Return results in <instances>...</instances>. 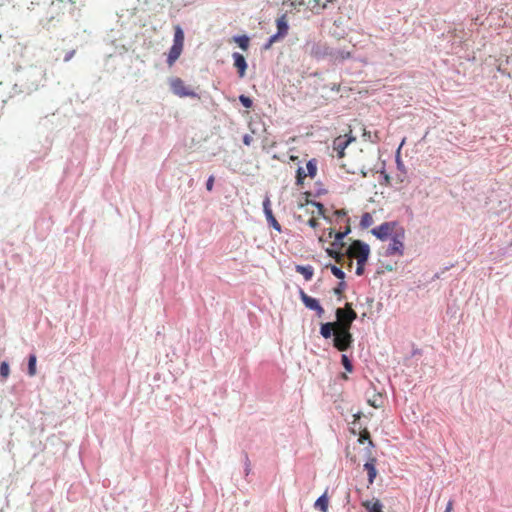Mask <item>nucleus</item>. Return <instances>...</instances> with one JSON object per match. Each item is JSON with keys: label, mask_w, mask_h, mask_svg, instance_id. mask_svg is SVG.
Returning <instances> with one entry per match:
<instances>
[{"label": "nucleus", "mask_w": 512, "mask_h": 512, "mask_svg": "<svg viewBox=\"0 0 512 512\" xmlns=\"http://www.w3.org/2000/svg\"><path fill=\"white\" fill-rule=\"evenodd\" d=\"M184 38L183 29L179 25L174 26L173 45L168 52L166 60L169 67H172L181 56L184 48Z\"/></svg>", "instance_id": "f257e3e1"}, {"label": "nucleus", "mask_w": 512, "mask_h": 512, "mask_svg": "<svg viewBox=\"0 0 512 512\" xmlns=\"http://www.w3.org/2000/svg\"><path fill=\"white\" fill-rule=\"evenodd\" d=\"M336 318L337 320L334 322L336 329L350 330L353 321L357 318V313L350 303H346L344 308L336 310Z\"/></svg>", "instance_id": "f03ea898"}, {"label": "nucleus", "mask_w": 512, "mask_h": 512, "mask_svg": "<svg viewBox=\"0 0 512 512\" xmlns=\"http://www.w3.org/2000/svg\"><path fill=\"white\" fill-rule=\"evenodd\" d=\"M369 254V246L360 240L353 241L347 250V256L357 261H367Z\"/></svg>", "instance_id": "7ed1b4c3"}, {"label": "nucleus", "mask_w": 512, "mask_h": 512, "mask_svg": "<svg viewBox=\"0 0 512 512\" xmlns=\"http://www.w3.org/2000/svg\"><path fill=\"white\" fill-rule=\"evenodd\" d=\"M169 85L173 94L178 97H191L198 98V94L193 91L189 86H186L184 81L179 77H172L169 80Z\"/></svg>", "instance_id": "20e7f679"}, {"label": "nucleus", "mask_w": 512, "mask_h": 512, "mask_svg": "<svg viewBox=\"0 0 512 512\" xmlns=\"http://www.w3.org/2000/svg\"><path fill=\"white\" fill-rule=\"evenodd\" d=\"M353 342L352 334L350 330L336 329V333L333 338V345L339 351H346L351 347Z\"/></svg>", "instance_id": "39448f33"}, {"label": "nucleus", "mask_w": 512, "mask_h": 512, "mask_svg": "<svg viewBox=\"0 0 512 512\" xmlns=\"http://www.w3.org/2000/svg\"><path fill=\"white\" fill-rule=\"evenodd\" d=\"M317 173V164L315 159H311L307 162L306 168L299 167L296 174L297 185H302L307 176L314 178Z\"/></svg>", "instance_id": "423d86ee"}, {"label": "nucleus", "mask_w": 512, "mask_h": 512, "mask_svg": "<svg viewBox=\"0 0 512 512\" xmlns=\"http://www.w3.org/2000/svg\"><path fill=\"white\" fill-rule=\"evenodd\" d=\"M404 230L401 229L400 233H397L391 240V243L387 247L386 255L393 256L399 255L402 256L404 253Z\"/></svg>", "instance_id": "0eeeda50"}, {"label": "nucleus", "mask_w": 512, "mask_h": 512, "mask_svg": "<svg viewBox=\"0 0 512 512\" xmlns=\"http://www.w3.org/2000/svg\"><path fill=\"white\" fill-rule=\"evenodd\" d=\"M397 222H384L380 226L373 228L371 233L380 240H386L395 231Z\"/></svg>", "instance_id": "6e6552de"}, {"label": "nucleus", "mask_w": 512, "mask_h": 512, "mask_svg": "<svg viewBox=\"0 0 512 512\" xmlns=\"http://www.w3.org/2000/svg\"><path fill=\"white\" fill-rule=\"evenodd\" d=\"M351 229H350V226L349 224H347L346 226V229L344 231H338V232H335L334 229H330L329 232H328V238H334V241L332 242L331 246L339 249V250H342L343 247L345 246V243L343 242V239L345 238V236L350 233Z\"/></svg>", "instance_id": "1a4fd4ad"}, {"label": "nucleus", "mask_w": 512, "mask_h": 512, "mask_svg": "<svg viewBox=\"0 0 512 512\" xmlns=\"http://www.w3.org/2000/svg\"><path fill=\"white\" fill-rule=\"evenodd\" d=\"M300 297L304 305L311 310L316 311L318 316H322L324 313L323 307L319 304L318 300L310 297L304 291H300Z\"/></svg>", "instance_id": "9d476101"}, {"label": "nucleus", "mask_w": 512, "mask_h": 512, "mask_svg": "<svg viewBox=\"0 0 512 512\" xmlns=\"http://www.w3.org/2000/svg\"><path fill=\"white\" fill-rule=\"evenodd\" d=\"M307 207H314L316 209L315 210H312V214L315 215L317 214L318 216H323L325 217V208L323 206V204L319 203V202H315V201H311V202H308L307 203ZM308 225L311 227V228H317L319 223H318V220L315 216H312L309 220H308Z\"/></svg>", "instance_id": "9b49d317"}, {"label": "nucleus", "mask_w": 512, "mask_h": 512, "mask_svg": "<svg viewBox=\"0 0 512 512\" xmlns=\"http://www.w3.org/2000/svg\"><path fill=\"white\" fill-rule=\"evenodd\" d=\"M271 203H270V199L268 197L265 198V200L263 201V209H264V213H265V216H266V219H267V222L269 223L270 226H272L275 230H277L278 232L281 231V225L279 224V222L276 220V218L274 217L273 215V212H272V209L270 207Z\"/></svg>", "instance_id": "f8f14e48"}, {"label": "nucleus", "mask_w": 512, "mask_h": 512, "mask_svg": "<svg viewBox=\"0 0 512 512\" xmlns=\"http://www.w3.org/2000/svg\"><path fill=\"white\" fill-rule=\"evenodd\" d=\"M351 142V138H346V136H339L333 142V149L337 152L339 158L344 156V150Z\"/></svg>", "instance_id": "ddd939ff"}, {"label": "nucleus", "mask_w": 512, "mask_h": 512, "mask_svg": "<svg viewBox=\"0 0 512 512\" xmlns=\"http://www.w3.org/2000/svg\"><path fill=\"white\" fill-rule=\"evenodd\" d=\"M232 57L234 59V66L237 68L239 77H244L247 69V63L244 56L240 53L235 52L233 53Z\"/></svg>", "instance_id": "4468645a"}, {"label": "nucleus", "mask_w": 512, "mask_h": 512, "mask_svg": "<svg viewBox=\"0 0 512 512\" xmlns=\"http://www.w3.org/2000/svg\"><path fill=\"white\" fill-rule=\"evenodd\" d=\"M329 57L333 61H343L351 57V52L338 48H331L329 50Z\"/></svg>", "instance_id": "2eb2a0df"}, {"label": "nucleus", "mask_w": 512, "mask_h": 512, "mask_svg": "<svg viewBox=\"0 0 512 512\" xmlns=\"http://www.w3.org/2000/svg\"><path fill=\"white\" fill-rule=\"evenodd\" d=\"M364 469L367 471L369 484H372L374 482L376 476H377L376 459L375 458H370L364 464Z\"/></svg>", "instance_id": "dca6fc26"}, {"label": "nucleus", "mask_w": 512, "mask_h": 512, "mask_svg": "<svg viewBox=\"0 0 512 512\" xmlns=\"http://www.w3.org/2000/svg\"><path fill=\"white\" fill-rule=\"evenodd\" d=\"M329 50V46L317 44L312 47L311 55L315 58L329 57Z\"/></svg>", "instance_id": "f3484780"}, {"label": "nucleus", "mask_w": 512, "mask_h": 512, "mask_svg": "<svg viewBox=\"0 0 512 512\" xmlns=\"http://www.w3.org/2000/svg\"><path fill=\"white\" fill-rule=\"evenodd\" d=\"M321 335L328 339L336 333V325L334 322L323 323L320 328Z\"/></svg>", "instance_id": "a211bd4d"}, {"label": "nucleus", "mask_w": 512, "mask_h": 512, "mask_svg": "<svg viewBox=\"0 0 512 512\" xmlns=\"http://www.w3.org/2000/svg\"><path fill=\"white\" fill-rule=\"evenodd\" d=\"M295 270H296V272L301 274L306 281H310L314 275V269L310 265H307V266L296 265Z\"/></svg>", "instance_id": "6ab92c4d"}, {"label": "nucleus", "mask_w": 512, "mask_h": 512, "mask_svg": "<svg viewBox=\"0 0 512 512\" xmlns=\"http://www.w3.org/2000/svg\"><path fill=\"white\" fill-rule=\"evenodd\" d=\"M326 253L335 259V261L338 263V264H342V262L344 261V254L341 252V250L335 248V247H330V248H327L326 249Z\"/></svg>", "instance_id": "aec40b11"}, {"label": "nucleus", "mask_w": 512, "mask_h": 512, "mask_svg": "<svg viewBox=\"0 0 512 512\" xmlns=\"http://www.w3.org/2000/svg\"><path fill=\"white\" fill-rule=\"evenodd\" d=\"M276 24L278 29L277 33L284 37L288 33V24L286 16L282 15L281 17H279L276 21Z\"/></svg>", "instance_id": "412c9836"}, {"label": "nucleus", "mask_w": 512, "mask_h": 512, "mask_svg": "<svg viewBox=\"0 0 512 512\" xmlns=\"http://www.w3.org/2000/svg\"><path fill=\"white\" fill-rule=\"evenodd\" d=\"M328 498L326 493L320 496L315 502V508L319 509L322 512H327L328 510Z\"/></svg>", "instance_id": "4be33fe9"}, {"label": "nucleus", "mask_w": 512, "mask_h": 512, "mask_svg": "<svg viewBox=\"0 0 512 512\" xmlns=\"http://www.w3.org/2000/svg\"><path fill=\"white\" fill-rule=\"evenodd\" d=\"M233 41L238 44V46L246 51L249 47V42H250V39L248 36L246 35H241V36H235L233 37Z\"/></svg>", "instance_id": "5701e85b"}, {"label": "nucleus", "mask_w": 512, "mask_h": 512, "mask_svg": "<svg viewBox=\"0 0 512 512\" xmlns=\"http://www.w3.org/2000/svg\"><path fill=\"white\" fill-rule=\"evenodd\" d=\"M364 506L368 512H382V505L379 500L367 501L364 503Z\"/></svg>", "instance_id": "b1692460"}, {"label": "nucleus", "mask_w": 512, "mask_h": 512, "mask_svg": "<svg viewBox=\"0 0 512 512\" xmlns=\"http://www.w3.org/2000/svg\"><path fill=\"white\" fill-rule=\"evenodd\" d=\"M374 223L373 217L370 213L366 212L362 215L360 220V226L363 229L370 227Z\"/></svg>", "instance_id": "393cba45"}, {"label": "nucleus", "mask_w": 512, "mask_h": 512, "mask_svg": "<svg viewBox=\"0 0 512 512\" xmlns=\"http://www.w3.org/2000/svg\"><path fill=\"white\" fill-rule=\"evenodd\" d=\"M36 362H37V358H36V355L34 354H31L29 356V360H28V374L29 376H35L36 375Z\"/></svg>", "instance_id": "a878e982"}, {"label": "nucleus", "mask_w": 512, "mask_h": 512, "mask_svg": "<svg viewBox=\"0 0 512 512\" xmlns=\"http://www.w3.org/2000/svg\"><path fill=\"white\" fill-rule=\"evenodd\" d=\"M9 374H10L9 364H8V362L3 361L0 364V376L2 377L3 380H5L8 378Z\"/></svg>", "instance_id": "bb28decb"}, {"label": "nucleus", "mask_w": 512, "mask_h": 512, "mask_svg": "<svg viewBox=\"0 0 512 512\" xmlns=\"http://www.w3.org/2000/svg\"><path fill=\"white\" fill-rule=\"evenodd\" d=\"M365 440H368L369 444L373 446V442L370 438V433L367 428H364L359 432V442L364 443Z\"/></svg>", "instance_id": "cd10ccee"}, {"label": "nucleus", "mask_w": 512, "mask_h": 512, "mask_svg": "<svg viewBox=\"0 0 512 512\" xmlns=\"http://www.w3.org/2000/svg\"><path fill=\"white\" fill-rule=\"evenodd\" d=\"M330 269H331L332 274H333L335 277H337L338 279H341V280H342V279H344V277H345V273H344L340 268H338V267H337V266H335V265H331V266H330Z\"/></svg>", "instance_id": "c85d7f7f"}, {"label": "nucleus", "mask_w": 512, "mask_h": 512, "mask_svg": "<svg viewBox=\"0 0 512 512\" xmlns=\"http://www.w3.org/2000/svg\"><path fill=\"white\" fill-rule=\"evenodd\" d=\"M341 362H342V364H343V366H344L346 371L352 372V370H353L352 363H351V361L349 360V358L345 354L342 355Z\"/></svg>", "instance_id": "c756f323"}, {"label": "nucleus", "mask_w": 512, "mask_h": 512, "mask_svg": "<svg viewBox=\"0 0 512 512\" xmlns=\"http://www.w3.org/2000/svg\"><path fill=\"white\" fill-rule=\"evenodd\" d=\"M239 101L241 102V104L245 107V108H251L252 105H253V102L252 100L245 96V95H240L239 96Z\"/></svg>", "instance_id": "7c9ffc66"}, {"label": "nucleus", "mask_w": 512, "mask_h": 512, "mask_svg": "<svg viewBox=\"0 0 512 512\" xmlns=\"http://www.w3.org/2000/svg\"><path fill=\"white\" fill-rule=\"evenodd\" d=\"M280 37H282V36L278 33L272 35L269 38L268 43L265 45V49H269L272 46V44L275 43Z\"/></svg>", "instance_id": "2f4dec72"}, {"label": "nucleus", "mask_w": 512, "mask_h": 512, "mask_svg": "<svg viewBox=\"0 0 512 512\" xmlns=\"http://www.w3.org/2000/svg\"><path fill=\"white\" fill-rule=\"evenodd\" d=\"M367 261H357L356 274L361 276L364 273V266Z\"/></svg>", "instance_id": "473e14b6"}, {"label": "nucleus", "mask_w": 512, "mask_h": 512, "mask_svg": "<svg viewBox=\"0 0 512 512\" xmlns=\"http://www.w3.org/2000/svg\"><path fill=\"white\" fill-rule=\"evenodd\" d=\"M361 416H362V413H361V412H358V413L354 414V416H353V417H354V421H353V423H352V424H353L352 432H353L354 434L356 433V431H355V427H356L357 421L361 418Z\"/></svg>", "instance_id": "72a5a7b5"}, {"label": "nucleus", "mask_w": 512, "mask_h": 512, "mask_svg": "<svg viewBox=\"0 0 512 512\" xmlns=\"http://www.w3.org/2000/svg\"><path fill=\"white\" fill-rule=\"evenodd\" d=\"M214 186V176H210L206 182V189L208 191H211Z\"/></svg>", "instance_id": "f704fd0d"}, {"label": "nucleus", "mask_w": 512, "mask_h": 512, "mask_svg": "<svg viewBox=\"0 0 512 512\" xmlns=\"http://www.w3.org/2000/svg\"><path fill=\"white\" fill-rule=\"evenodd\" d=\"M75 53H76V50L68 51V52L65 54V56H64V61H65V62L70 61V60L74 57Z\"/></svg>", "instance_id": "c9c22d12"}, {"label": "nucleus", "mask_w": 512, "mask_h": 512, "mask_svg": "<svg viewBox=\"0 0 512 512\" xmlns=\"http://www.w3.org/2000/svg\"><path fill=\"white\" fill-rule=\"evenodd\" d=\"M253 142V137L249 134H245L244 137H243V143L247 146L251 145V143Z\"/></svg>", "instance_id": "e433bc0d"}, {"label": "nucleus", "mask_w": 512, "mask_h": 512, "mask_svg": "<svg viewBox=\"0 0 512 512\" xmlns=\"http://www.w3.org/2000/svg\"><path fill=\"white\" fill-rule=\"evenodd\" d=\"M335 215L337 217H346V211L345 210H336Z\"/></svg>", "instance_id": "4c0bfd02"}, {"label": "nucleus", "mask_w": 512, "mask_h": 512, "mask_svg": "<svg viewBox=\"0 0 512 512\" xmlns=\"http://www.w3.org/2000/svg\"><path fill=\"white\" fill-rule=\"evenodd\" d=\"M344 285L343 282L339 284V287L334 289V293L340 295L342 293V286Z\"/></svg>", "instance_id": "58836bf2"}, {"label": "nucleus", "mask_w": 512, "mask_h": 512, "mask_svg": "<svg viewBox=\"0 0 512 512\" xmlns=\"http://www.w3.org/2000/svg\"><path fill=\"white\" fill-rule=\"evenodd\" d=\"M453 509V501L450 500L448 503H447V506H446V509H445V512H451Z\"/></svg>", "instance_id": "ea45409f"}, {"label": "nucleus", "mask_w": 512, "mask_h": 512, "mask_svg": "<svg viewBox=\"0 0 512 512\" xmlns=\"http://www.w3.org/2000/svg\"><path fill=\"white\" fill-rule=\"evenodd\" d=\"M368 404H369L370 406L374 407V408H378V407H379V405L376 403V401H375V400H371V399H369V400H368Z\"/></svg>", "instance_id": "a19ab883"}, {"label": "nucleus", "mask_w": 512, "mask_h": 512, "mask_svg": "<svg viewBox=\"0 0 512 512\" xmlns=\"http://www.w3.org/2000/svg\"><path fill=\"white\" fill-rule=\"evenodd\" d=\"M5 102H6V100L3 97H1L0 98V103H1L2 106L5 104Z\"/></svg>", "instance_id": "79ce46f5"}, {"label": "nucleus", "mask_w": 512, "mask_h": 512, "mask_svg": "<svg viewBox=\"0 0 512 512\" xmlns=\"http://www.w3.org/2000/svg\"><path fill=\"white\" fill-rule=\"evenodd\" d=\"M319 241H320V242H323V241H324L323 237H320V238H319Z\"/></svg>", "instance_id": "37998d69"}]
</instances>
